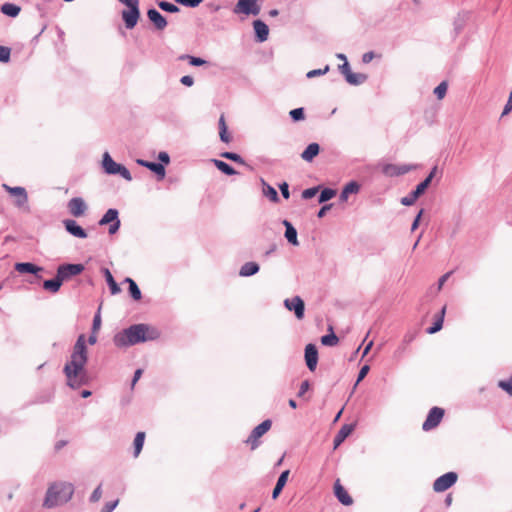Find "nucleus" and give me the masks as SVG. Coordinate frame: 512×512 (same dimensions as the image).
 Segmentation results:
<instances>
[{
	"mask_svg": "<svg viewBox=\"0 0 512 512\" xmlns=\"http://www.w3.org/2000/svg\"><path fill=\"white\" fill-rule=\"evenodd\" d=\"M90 345L97 342V332H92L87 339ZM88 361V352L86 347V337L80 334L73 346V351L68 361L63 368V373L67 378V385L72 389H78L81 386L87 385L89 380L85 365Z\"/></svg>",
	"mask_w": 512,
	"mask_h": 512,
	"instance_id": "nucleus-1",
	"label": "nucleus"
},
{
	"mask_svg": "<svg viewBox=\"0 0 512 512\" xmlns=\"http://www.w3.org/2000/svg\"><path fill=\"white\" fill-rule=\"evenodd\" d=\"M160 337L157 328L148 324H133L128 328L116 333L113 337V343L118 348H127L139 343L153 341Z\"/></svg>",
	"mask_w": 512,
	"mask_h": 512,
	"instance_id": "nucleus-2",
	"label": "nucleus"
},
{
	"mask_svg": "<svg viewBox=\"0 0 512 512\" xmlns=\"http://www.w3.org/2000/svg\"><path fill=\"white\" fill-rule=\"evenodd\" d=\"M73 494L74 486L71 483H54L47 489L43 505L47 508L63 505L71 500Z\"/></svg>",
	"mask_w": 512,
	"mask_h": 512,
	"instance_id": "nucleus-3",
	"label": "nucleus"
},
{
	"mask_svg": "<svg viewBox=\"0 0 512 512\" xmlns=\"http://www.w3.org/2000/svg\"><path fill=\"white\" fill-rule=\"evenodd\" d=\"M125 5L129 9L122 11V19L127 29H133L140 17L139 0H131Z\"/></svg>",
	"mask_w": 512,
	"mask_h": 512,
	"instance_id": "nucleus-4",
	"label": "nucleus"
},
{
	"mask_svg": "<svg viewBox=\"0 0 512 512\" xmlns=\"http://www.w3.org/2000/svg\"><path fill=\"white\" fill-rule=\"evenodd\" d=\"M272 426V421L270 419H266L257 425L250 433L249 437L246 439L245 443L250 444L251 449L255 450L259 447L260 441L259 438L263 436L266 432L270 430Z\"/></svg>",
	"mask_w": 512,
	"mask_h": 512,
	"instance_id": "nucleus-5",
	"label": "nucleus"
},
{
	"mask_svg": "<svg viewBox=\"0 0 512 512\" xmlns=\"http://www.w3.org/2000/svg\"><path fill=\"white\" fill-rule=\"evenodd\" d=\"M417 165L414 164H402L396 165L391 163H385L381 165V172L387 177H398L415 170Z\"/></svg>",
	"mask_w": 512,
	"mask_h": 512,
	"instance_id": "nucleus-6",
	"label": "nucleus"
},
{
	"mask_svg": "<svg viewBox=\"0 0 512 512\" xmlns=\"http://www.w3.org/2000/svg\"><path fill=\"white\" fill-rule=\"evenodd\" d=\"M98 224L100 226H104V225L110 224V226H109V234L110 235L115 234L119 230V228L121 226L118 210L115 209V208L108 209L105 212V214L101 217V219L99 220Z\"/></svg>",
	"mask_w": 512,
	"mask_h": 512,
	"instance_id": "nucleus-7",
	"label": "nucleus"
},
{
	"mask_svg": "<svg viewBox=\"0 0 512 512\" xmlns=\"http://www.w3.org/2000/svg\"><path fill=\"white\" fill-rule=\"evenodd\" d=\"M458 480L456 472H447L439 476L433 483V490L437 493L444 492L451 488Z\"/></svg>",
	"mask_w": 512,
	"mask_h": 512,
	"instance_id": "nucleus-8",
	"label": "nucleus"
},
{
	"mask_svg": "<svg viewBox=\"0 0 512 512\" xmlns=\"http://www.w3.org/2000/svg\"><path fill=\"white\" fill-rule=\"evenodd\" d=\"M257 2L258 0H238L233 8V13L256 16L260 13V6Z\"/></svg>",
	"mask_w": 512,
	"mask_h": 512,
	"instance_id": "nucleus-9",
	"label": "nucleus"
},
{
	"mask_svg": "<svg viewBox=\"0 0 512 512\" xmlns=\"http://www.w3.org/2000/svg\"><path fill=\"white\" fill-rule=\"evenodd\" d=\"M85 267L80 263H67L61 264L57 268L58 276L62 279V281H66L73 276L79 275L84 271Z\"/></svg>",
	"mask_w": 512,
	"mask_h": 512,
	"instance_id": "nucleus-10",
	"label": "nucleus"
},
{
	"mask_svg": "<svg viewBox=\"0 0 512 512\" xmlns=\"http://www.w3.org/2000/svg\"><path fill=\"white\" fill-rule=\"evenodd\" d=\"M444 416V410L440 407H433L430 409L426 420L422 425L424 431H430L437 427Z\"/></svg>",
	"mask_w": 512,
	"mask_h": 512,
	"instance_id": "nucleus-11",
	"label": "nucleus"
},
{
	"mask_svg": "<svg viewBox=\"0 0 512 512\" xmlns=\"http://www.w3.org/2000/svg\"><path fill=\"white\" fill-rule=\"evenodd\" d=\"M284 306L289 311H294V314L298 320L304 318L305 304L300 296H294L284 300Z\"/></svg>",
	"mask_w": 512,
	"mask_h": 512,
	"instance_id": "nucleus-12",
	"label": "nucleus"
},
{
	"mask_svg": "<svg viewBox=\"0 0 512 512\" xmlns=\"http://www.w3.org/2000/svg\"><path fill=\"white\" fill-rule=\"evenodd\" d=\"M304 358L309 371H315L318 364V350L315 344L309 343L306 345Z\"/></svg>",
	"mask_w": 512,
	"mask_h": 512,
	"instance_id": "nucleus-13",
	"label": "nucleus"
},
{
	"mask_svg": "<svg viewBox=\"0 0 512 512\" xmlns=\"http://www.w3.org/2000/svg\"><path fill=\"white\" fill-rule=\"evenodd\" d=\"M64 227L66 231L74 237L85 239L87 238L86 230L81 227L75 220L73 219H65L63 221Z\"/></svg>",
	"mask_w": 512,
	"mask_h": 512,
	"instance_id": "nucleus-14",
	"label": "nucleus"
},
{
	"mask_svg": "<svg viewBox=\"0 0 512 512\" xmlns=\"http://www.w3.org/2000/svg\"><path fill=\"white\" fill-rule=\"evenodd\" d=\"M69 212L74 217H80L82 216L85 211L87 210V205L85 201L81 197H74L69 200L67 204Z\"/></svg>",
	"mask_w": 512,
	"mask_h": 512,
	"instance_id": "nucleus-15",
	"label": "nucleus"
},
{
	"mask_svg": "<svg viewBox=\"0 0 512 512\" xmlns=\"http://www.w3.org/2000/svg\"><path fill=\"white\" fill-rule=\"evenodd\" d=\"M137 163L140 166L145 167V168L149 169L150 171H152L153 173H155L158 180L164 179L166 171H165V167L162 163L151 162V161H147V160H143V159H138Z\"/></svg>",
	"mask_w": 512,
	"mask_h": 512,
	"instance_id": "nucleus-16",
	"label": "nucleus"
},
{
	"mask_svg": "<svg viewBox=\"0 0 512 512\" xmlns=\"http://www.w3.org/2000/svg\"><path fill=\"white\" fill-rule=\"evenodd\" d=\"M148 19L154 24L157 30H164L167 26L166 18L155 8H150L147 11Z\"/></svg>",
	"mask_w": 512,
	"mask_h": 512,
	"instance_id": "nucleus-17",
	"label": "nucleus"
},
{
	"mask_svg": "<svg viewBox=\"0 0 512 512\" xmlns=\"http://www.w3.org/2000/svg\"><path fill=\"white\" fill-rule=\"evenodd\" d=\"M15 270L21 274H33L38 277V273L44 270L43 267L37 266L31 262H18L14 266ZM41 276H39L40 278Z\"/></svg>",
	"mask_w": 512,
	"mask_h": 512,
	"instance_id": "nucleus-18",
	"label": "nucleus"
},
{
	"mask_svg": "<svg viewBox=\"0 0 512 512\" xmlns=\"http://www.w3.org/2000/svg\"><path fill=\"white\" fill-rule=\"evenodd\" d=\"M253 28L255 32V37L258 42H264L268 39L269 35V27L262 20H254Z\"/></svg>",
	"mask_w": 512,
	"mask_h": 512,
	"instance_id": "nucleus-19",
	"label": "nucleus"
},
{
	"mask_svg": "<svg viewBox=\"0 0 512 512\" xmlns=\"http://www.w3.org/2000/svg\"><path fill=\"white\" fill-rule=\"evenodd\" d=\"M334 493L338 501L345 505L349 506L353 503L352 497L348 494L345 488L340 484V481L337 480L334 484Z\"/></svg>",
	"mask_w": 512,
	"mask_h": 512,
	"instance_id": "nucleus-20",
	"label": "nucleus"
},
{
	"mask_svg": "<svg viewBox=\"0 0 512 512\" xmlns=\"http://www.w3.org/2000/svg\"><path fill=\"white\" fill-rule=\"evenodd\" d=\"M122 164L116 163L108 152L103 154L102 159V167L104 172L108 175H117V171L119 170Z\"/></svg>",
	"mask_w": 512,
	"mask_h": 512,
	"instance_id": "nucleus-21",
	"label": "nucleus"
},
{
	"mask_svg": "<svg viewBox=\"0 0 512 512\" xmlns=\"http://www.w3.org/2000/svg\"><path fill=\"white\" fill-rule=\"evenodd\" d=\"M426 188L421 183H419L416 188L409 193V195L401 198V204L404 206L413 205L416 200L425 192Z\"/></svg>",
	"mask_w": 512,
	"mask_h": 512,
	"instance_id": "nucleus-22",
	"label": "nucleus"
},
{
	"mask_svg": "<svg viewBox=\"0 0 512 512\" xmlns=\"http://www.w3.org/2000/svg\"><path fill=\"white\" fill-rule=\"evenodd\" d=\"M353 430V424H344L334 437V448L340 446L345 441V439L352 433Z\"/></svg>",
	"mask_w": 512,
	"mask_h": 512,
	"instance_id": "nucleus-23",
	"label": "nucleus"
},
{
	"mask_svg": "<svg viewBox=\"0 0 512 512\" xmlns=\"http://www.w3.org/2000/svg\"><path fill=\"white\" fill-rule=\"evenodd\" d=\"M360 188H361V186L357 181L352 180V181L348 182L343 187V189L340 193V201L346 202L348 200L349 195L357 194L360 191Z\"/></svg>",
	"mask_w": 512,
	"mask_h": 512,
	"instance_id": "nucleus-24",
	"label": "nucleus"
},
{
	"mask_svg": "<svg viewBox=\"0 0 512 512\" xmlns=\"http://www.w3.org/2000/svg\"><path fill=\"white\" fill-rule=\"evenodd\" d=\"M320 145L316 142L310 143L305 150L301 153V158L306 162H312L313 159L319 154Z\"/></svg>",
	"mask_w": 512,
	"mask_h": 512,
	"instance_id": "nucleus-25",
	"label": "nucleus"
},
{
	"mask_svg": "<svg viewBox=\"0 0 512 512\" xmlns=\"http://www.w3.org/2000/svg\"><path fill=\"white\" fill-rule=\"evenodd\" d=\"M283 225L285 226L284 236L287 239V241L294 246L299 245L298 238H297V230L292 225V223L289 222L288 220H284Z\"/></svg>",
	"mask_w": 512,
	"mask_h": 512,
	"instance_id": "nucleus-26",
	"label": "nucleus"
},
{
	"mask_svg": "<svg viewBox=\"0 0 512 512\" xmlns=\"http://www.w3.org/2000/svg\"><path fill=\"white\" fill-rule=\"evenodd\" d=\"M101 272L103 273V275L105 277V280L107 282V285L109 286L111 294L116 295V294L120 293L121 289H120L119 285L117 284V282L115 281L110 270L106 267H102Z\"/></svg>",
	"mask_w": 512,
	"mask_h": 512,
	"instance_id": "nucleus-27",
	"label": "nucleus"
},
{
	"mask_svg": "<svg viewBox=\"0 0 512 512\" xmlns=\"http://www.w3.org/2000/svg\"><path fill=\"white\" fill-rule=\"evenodd\" d=\"M289 474H290V471L289 470H285V471H283L279 475L278 480L276 482V485H275V487H274V489L272 491V498L273 499H277L278 496L280 495V493L282 492L284 486L287 483Z\"/></svg>",
	"mask_w": 512,
	"mask_h": 512,
	"instance_id": "nucleus-28",
	"label": "nucleus"
},
{
	"mask_svg": "<svg viewBox=\"0 0 512 512\" xmlns=\"http://www.w3.org/2000/svg\"><path fill=\"white\" fill-rule=\"evenodd\" d=\"M446 313V306H443L440 312L435 316V321L432 326L427 328L428 334H435L443 327L444 317Z\"/></svg>",
	"mask_w": 512,
	"mask_h": 512,
	"instance_id": "nucleus-29",
	"label": "nucleus"
},
{
	"mask_svg": "<svg viewBox=\"0 0 512 512\" xmlns=\"http://www.w3.org/2000/svg\"><path fill=\"white\" fill-rule=\"evenodd\" d=\"M62 284L63 281L56 272V276L53 279L44 280L43 288L51 293H57L60 290Z\"/></svg>",
	"mask_w": 512,
	"mask_h": 512,
	"instance_id": "nucleus-30",
	"label": "nucleus"
},
{
	"mask_svg": "<svg viewBox=\"0 0 512 512\" xmlns=\"http://www.w3.org/2000/svg\"><path fill=\"white\" fill-rule=\"evenodd\" d=\"M260 270L259 265L256 262H246L244 263L239 271V275L242 277H250L257 274Z\"/></svg>",
	"mask_w": 512,
	"mask_h": 512,
	"instance_id": "nucleus-31",
	"label": "nucleus"
},
{
	"mask_svg": "<svg viewBox=\"0 0 512 512\" xmlns=\"http://www.w3.org/2000/svg\"><path fill=\"white\" fill-rule=\"evenodd\" d=\"M1 12L11 18H15L19 15L21 7L17 4L6 2L1 5Z\"/></svg>",
	"mask_w": 512,
	"mask_h": 512,
	"instance_id": "nucleus-32",
	"label": "nucleus"
},
{
	"mask_svg": "<svg viewBox=\"0 0 512 512\" xmlns=\"http://www.w3.org/2000/svg\"><path fill=\"white\" fill-rule=\"evenodd\" d=\"M468 18H469L468 12H462L457 15V17L455 18L454 23H453L454 31H455L456 35H458L462 32V30L464 29V27L466 25Z\"/></svg>",
	"mask_w": 512,
	"mask_h": 512,
	"instance_id": "nucleus-33",
	"label": "nucleus"
},
{
	"mask_svg": "<svg viewBox=\"0 0 512 512\" xmlns=\"http://www.w3.org/2000/svg\"><path fill=\"white\" fill-rule=\"evenodd\" d=\"M211 161L215 165V167L225 175L232 176L237 173L236 170L231 165L222 160L212 159Z\"/></svg>",
	"mask_w": 512,
	"mask_h": 512,
	"instance_id": "nucleus-34",
	"label": "nucleus"
},
{
	"mask_svg": "<svg viewBox=\"0 0 512 512\" xmlns=\"http://www.w3.org/2000/svg\"><path fill=\"white\" fill-rule=\"evenodd\" d=\"M126 283H128V290L130 296L136 300L139 301L142 298L141 290L138 287L137 283L132 278H125L124 280Z\"/></svg>",
	"mask_w": 512,
	"mask_h": 512,
	"instance_id": "nucleus-35",
	"label": "nucleus"
},
{
	"mask_svg": "<svg viewBox=\"0 0 512 512\" xmlns=\"http://www.w3.org/2000/svg\"><path fill=\"white\" fill-rule=\"evenodd\" d=\"M262 184H263V194L269 198V200H271L272 202H278L279 201V195L276 191V189L274 187H272L271 185H269L268 183H266L263 179H262Z\"/></svg>",
	"mask_w": 512,
	"mask_h": 512,
	"instance_id": "nucleus-36",
	"label": "nucleus"
},
{
	"mask_svg": "<svg viewBox=\"0 0 512 512\" xmlns=\"http://www.w3.org/2000/svg\"><path fill=\"white\" fill-rule=\"evenodd\" d=\"M329 331L330 333L326 334V335H323L321 337V343L324 345V346H335L338 344L339 342V338L338 336L333 332V329L332 327H329Z\"/></svg>",
	"mask_w": 512,
	"mask_h": 512,
	"instance_id": "nucleus-37",
	"label": "nucleus"
},
{
	"mask_svg": "<svg viewBox=\"0 0 512 512\" xmlns=\"http://www.w3.org/2000/svg\"><path fill=\"white\" fill-rule=\"evenodd\" d=\"M368 76L363 73H349L347 75L346 81L351 85H361L367 80Z\"/></svg>",
	"mask_w": 512,
	"mask_h": 512,
	"instance_id": "nucleus-38",
	"label": "nucleus"
},
{
	"mask_svg": "<svg viewBox=\"0 0 512 512\" xmlns=\"http://www.w3.org/2000/svg\"><path fill=\"white\" fill-rule=\"evenodd\" d=\"M336 194H337V191L333 188H329V187L323 188L318 197V202L320 204L326 203L327 201L334 198L336 196Z\"/></svg>",
	"mask_w": 512,
	"mask_h": 512,
	"instance_id": "nucleus-39",
	"label": "nucleus"
},
{
	"mask_svg": "<svg viewBox=\"0 0 512 512\" xmlns=\"http://www.w3.org/2000/svg\"><path fill=\"white\" fill-rule=\"evenodd\" d=\"M145 441V433L138 432L134 438V457H138L140 454Z\"/></svg>",
	"mask_w": 512,
	"mask_h": 512,
	"instance_id": "nucleus-40",
	"label": "nucleus"
},
{
	"mask_svg": "<svg viewBox=\"0 0 512 512\" xmlns=\"http://www.w3.org/2000/svg\"><path fill=\"white\" fill-rule=\"evenodd\" d=\"M158 7L165 11V12H169V13H177L179 12V7L173 3H170V2H167V1H159L158 2Z\"/></svg>",
	"mask_w": 512,
	"mask_h": 512,
	"instance_id": "nucleus-41",
	"label": "nucleus"
},
{
	"mask_svg": "<svg viewBox=\"0 0 512 512\" xmlns=\"http://www.w3.org/2000/svg\"><path fill=\"white\" fill-rule=\"evenodd\" d=\"M220 156L238 164H245V160L242 158V156L235 152H223L220 154Z\"/></svg>",
	"mask_w": 512,
	"mask_h": 512,
	"instance_id": "nucleus-42",
	"label": "nucleus"
},
{
	"mask_svg": "<svg viewBox=\"0 0 512 512\" xmlns=\"http://www.w3.org/2000/svg\"><path fill=\"white\" fill-rule=\"evenodd\" d=\"M289 115H290L291 119H292L294 122L302 121V120H304V119H305V112H304V108L300 107V108L292 109V110L289 112Z\"/></svg>",
	"mask_w": 512,
	"mask_h": 512,
	"instance_id": "nucleus-43",
	"label": "nucleus"
},
{
	"mask_svg": "<svg viewBox=\"0 0 512 512\" xmlns=\"http://www.w3.org/2000/svg\"><path fill=\"white\" fill-rule=\"evenodd\" d=\"M448 89V84L446 81H442L435 89L434 94L435 96L441 100L445 97Z\"/></svg>",
	"mask_w": 512,
	"mask_h": 512,
	"instance_id": "nucleus-44",
	"label": "nucleus"
},
{
	"mask_svg": "<svg viewBox=\"0 0 512 512\" xmlns=\"http://www.w3.org/2000/svg\"><path fill=\"white\" fill-rule=\"evenodd\" d=\"M320 189H321V186H314V187L305 189L302 192L301 196L305 200L311 199V198H313L319 192Z\"/></svg>",
	"mask_w": 512,
	"mask_h": 512,
	"instance_id": "nucleus-45",
	"label": "nucleus"
},
{
	"mask_svg": "<svg viewBox=\"0 0 512 512\" xmlns=\"http://www.w3.org/2000/svg\"><path fill=\"white\" fill-rule=\"evenodd\" d=\"M3 187L5 188L6 191H8L11 195L13 196H20V195H24L26 192L25 188L23 187H20V186H16V187H10L6 184L3 185Z\"/></svg>",
	"mask_w": 512,
	"mask_h": 512,
	"instance_id": "nucleus-46",
	"label": "nucleus"
},
{
	"mask_svg": "<svg viewBox=\"0 0 512 512\" xmlns=\"http://www.w3.org/2000/svg\"><path fill=\"white\" fill-rule=\"evenodd\" d=\"M11 49L6 46H0V62L7 63L10 60Z\"/></svg>",
	"mask_w": 512,
	"mask_h": 512,
	"instance_id": "nucleus-47",
	"label": "nucleus"
},
{
	"mask_svg": "<svg viewBox=\"0 0 512 512\" xmlns=\"http://www.w3.org/2000/svg\"><path fill=\"white\" fill-rule=\"evenodd\" d=\"M329 65H326L323 69H314V70H310L306 76L307 78L311 79V78H314V77H317V76H322V75H325L328 71H329Z\"/></svg>",
	"mask_w": 512,
	"mask_h": 512,
	"instance_id": "nucleus-48",
	"label": "nucleus"
},
{
	"mask_svg": "<svg viewBox=\"0 0 512 512\" xmlns=\"http://www.w3.org/2000/svg\"><path fill=\"white\" fill-rule=\"evenodd\" d=\"M102 497V484H99L89 497L91 503L98 502Z\"/></svg>",
	"mask_w": 512,
	"mask_h": 512,
	"instance_id": "nucleus-49",
	"label": "nucleus"
},
{
	"mask_svg": "<svg viewBox=\"0 0 512 512\" xmlns=\"http://www.w3.org/2000/svg\"><path fill=\"white\" fill-rule=\"evenodd\" d=\"M369 370L370 367L368 365H364L360 368L354 387H356L367 376Z\"/></svg>",
	"mask_w": 512,
	"mask_h": 512,
	"instance_id": "nucleus-50",
	"label": "nucleus"
},
{
	"mask_svg": "<svg viewBox=\"0 0 512 512\" xmlns=\"http://www.w3.org/2000/svg\"><path fill=\"white\" fill-rule=\"evenodd\" d=\"M187 60L189 62L190 65L192 66H196V67H199V66H202L204 64H206V60L200 58V57H196V56H187Z\"/></svg>",
	"mask_w": 512,
	"mask_h": 512,
	"instance_id": "nucleus-51",
	"label": "nucleus"
},
{
	"mask_svg": "<svg viewBox=\"0 0 512 512\" xmlns=\"http://www.w3.org/2000/svg\"><path fill=\"white\" fill-rule=\"evenodd\" d=\"M176 2L186 7L195 8L199 6L203 0H176Z\"/></svg>",
	"mask_w": 512,
	"mask_h": 512,
	"instance_id": "nucleus-52",
	"label": "nucleus"
},
{
	"mask_svg": "<svg viewBox=\"0 0 512 512\" xmlns=\"http://www.w3.org/2000/svg\"><path fill=\"white\" fill-rule=\"evenodd\" d=\"M406 344L401 343L398 348L394 351L393 357L397 360L401 359L407 351Z\"/></svg>",
	"mask_w": 512,
	"mask_h": 512,
	"instance_id": "nucleus-53",
	"label": "nucleus"
},
{
	"mask_svg": "<svg viewBox=\"0 0 512 512\" xmlns=\"http://www.w3.org/2000/svg\"><path fill=\"white\" fill-rule=\"evenodd\" d=\"M100 327H101V316H100V311H98V312L94 315L91 331H92V332H97V333H98V331H99Z\"/></svg>",
	"mask_w": 512,
	"mask_h": 512,
	"instance_id": "nucleus-54",
	"label": "nucleus"
},
{
	"mask_svg": "<svg viewBox=\"0 0 512 512\" xmlns=\"http://www.w3.org/2000/svg\"><path fill=\"white\" fill-rule=\"evenodd\" d=\"M499 387L506 391L509 395H512V377L506 381H500Z\"/></svg>",
	"mask_w": 512,
	"mask_h": 512,
	"instance_id": "nucleus-55",
	"label": "nucleus"
},
{
	"mask_svg": "<svg viewBox=\"0 0 512 512\" xmlns=\"http://www.w3.org/2000/svg\"><path fill=\"white\" fill-rule=\"evenodd\" d=\"M117 174L124 178L126 181L132 180L130 171L124 165L120 166L119 170L117 171Z\"/></svg>",
	"mask_w": 512,
	"mask_h": 512,
	"instance_id": "nucleus-56",
	"label": "nucleus"
},
{
	"mask_svg": "<svg viewBox=\"0 0 512 512\" xmlns=\"http://www.w3.org/2000/svg\"><path fill=\"white\" fill-rule=\"evenodd\" d=\"M118 504H119L118 499H116L114 501L107 502V503H105L101 512H112L118 506Z\"/></svg>",
	"mask_w": 512,
	"mask_h": 512,
	"instance_id": "nucleus-57",
	"label": "nucleus"
},
{
	"mask_svg": "<svg viewBox=\"0 0 512 512\" xmlns=\"http://www.w3.org/2000/svg\"><path fill=\"white\" fill-rule=\"evenodd\" d=\"M158 160L159 162L158 163H162L163 165H167L170 163V156L167 152H159L158 154Z\"/></svg>",
	"mask_w": 512,
	"mask_h": 512,
	"instance_id": "nucleus-58",
	"label": "nucleus"
},
{
	"mask_svg": "<svg viewBox=\"0 0 512 512\" xmlns=\"http://www.w3.org/2000/svg\"><path fill=\"white\" fill-rule=\"evenodd\" d=\"M27 202H28V196H27V193H25L24 195L17 196V198L15 200V205L17 207H23L25 204H27Z\"/></svg>",
	"mask_w": 512,
	"mask_h": 512,
	"instance_id": "nucleus-59",
	"label": "nucleus"
},
{
	"mask_svg": "<svg viewBox=\"0 0 512 512\" xmlns=\"http://www.w3.org/2000/svg\"><path fill=\"white\" fill-rule=\"evenodd\" d=\"M309 387H310L309 381L304 380L300 385V388L298 391V397H302L309 390Z\"/></svg>",
	"mask_w": 512,
	"mask_h": 512,
	"instance_id": "nucleus-60",
	"label": "nucleus"
},
{
	"mask_svg": "<svg viewBox=\"0 0 512 512\" xmlns=\"http://www.w3.org/2000/svg\"><path fill=\"white\" fill-rule=\"evenodd\" d=\"M180 83L187 87H191L194 84V79L190 75H185L180 78Z\"/></svg>",
	"mask_w": 512,
	"mask_h": 512,
	"instance_id": "nucleus-61",
	"label": "nucleus"
},
{
	"mask_svg": "<svg viewBox=\"0 0 512 512\" xmlns=\"http://www.w3.org/2000/svg\"><path fill=\"white\" fill-rule=\"evenodd\" d=\"M279 189L281 191V194L282 196L285 198V199H288L290 197V193H289V186L286 182H283L279 185Z\"/></svg>",
	"mask_w": 512,
	"mask_h": 512,
	"instance_id": "nucleus-62",
	"label": "nucleus"
},
{
	"mask_svg": "<svg viewBox=\"0 0 512 512\" xmlns=\"http://www.w3.org/2000/svg\"><path fill=\"white\" fill-rule=\"evenodd\" d=\"M219 137H220V140L224 143H229L231 141V136L228 133V129H226V130L222 129V131H219Z\"/></svg>",
	"mask_w": 512,
	"mask_h": 512,
	"instance_id": "nucleus-63",
	"label": "nucleus"
},
{
	"mask_svg": "<svg viewBox=\"0 0 512 512\" xmlns=\"http://www.w3.org/2000/svg\"><path fill=\"white\" fill-rule=\"evenodd\" d=\"M339 70L345 76V79L349 73H352L348 62H344L342 65H339Z\"/></svg>",
	"mask_w": 512,
	"mask_h": 512,
	"instance_id": "nucleus-64",
	"label": "nucleus"
}]
</instances>
